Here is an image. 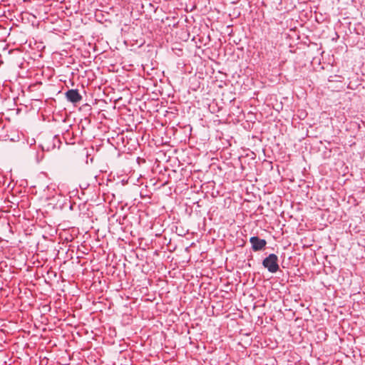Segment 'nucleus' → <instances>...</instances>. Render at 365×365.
Instances as JSON below:
<instances>
[{"instance_id":"2","label":"nucleus","mask_w":365,"mask_h":365,"mask_svg":"<svg viewBox=\"0 0 365 365\" xmlns=\"http://www.w3.org/2000/svg\"><path fill=\"white\" fill-rule=\"evenodd\" d=\"M250 242L252 245V248L255 252L263 250L267 245L265 240L259 239L258 237H252L250 239Z\"/></svg>"},{"instance_id":"3","label":"nucleus","mask_w":365,"mask_h":365,"mask_svg":"<svg viewBox=\"0 0 365 365\" xmlns=\"http://www.w3.org/2000/svg\"><path fill=\"white\" fill-rule=\"evenodd\" d=\"M67 100L73 103H76L82 100V96L77 89H70L66 93Z\"/></svg>"},{"instance_id":"1","label":"nucleus","mask_w":365,"mask_h":365,"mask_svg":"<svg viewBox=\"0 0 365 365\" xmlns=\"http://www.w3.org/2000/svg\"><path fill=\"white\" fill-rule=\"evenodd\" d=\"M278 257L275 254H269L262 261V265L271 273H276L279 269Z\"/></svg>"}]
</instances>
